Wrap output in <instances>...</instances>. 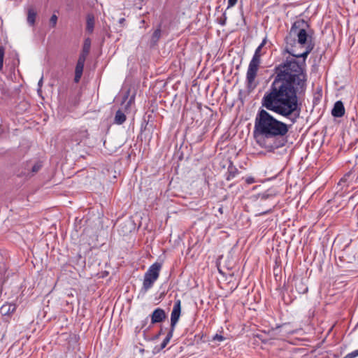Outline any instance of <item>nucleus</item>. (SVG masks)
Returning <instances> with one entry per match:
<instances>
[{
    "label": "nucleus",
    "instance_id": "25",
    "mask_svg": "<svg viewBox=\"0 0 358 358\" xmlns=\"http://www.w3.org/2000/svg\"><path fill=\"white\" fill-rule=\"evenodd\" d=\"M223 16H224V19L221 20L220 22L222 25L225 24V22H226V20H227V17H226L225 14H224Z\"/></svg>",
    "mask_w": 358,
    "mask_h": 358
},
{
    "label": "nucleus",
    "instance_id": "13",
    "mask_svg": "<svg viewBox=\"0 0 358 358\" xmlns=\"http://www.w3.org/2000/svg\"><path fill=\"white\" fill-rule=\"evenodd\" d=\"M126 120V115L124 113L121 111L120 110H118L115 116L114 122L117 124H122L124 123Z\"/></svg>",
    "mask_w": 358,
    "mask_h": 358
},
{
    "label": "nucleus",
    "instance_id": "28",
    "mask_svg": "<svg viewBox=\"0 0 358 358\" xmlns=\"http://www.w3.org/2000/svg\"><path fill=\"white\" fill-rule=\"evenodd\" d=\"M262 199H267V198H268V195H266V194H264L262 195Z\"/></svg>",
    "mask_w": 358,
    "mask_h": 358
},
{
    "label": "nucleus",
    "instance_id": "4",
    "mask_svg": "<svg viewBox=\"0 0 358 358\" xmlns=\"http://www.w3.org/2000/svg\"><path fill=\"white\" fill-rule=\"evenodd\" d=\"M181 313V301L176 299L175 301L173 310L171 315V329H175V327L178 322Z\"/></svg>",
    "mask_w": 358,
    "mask_h": 358
},
{
    "label": "nucleus",
    "instance_id": "9",
    "mask_svg": "<svg viewBox=\"0 0 358 358\" xmlns=\"http://www.w3.org/2000/svg\"><path fill=\"white\" fill-rule=\"evenodd\" d=\"M173 331H174V329H171L168 333V334L166 335V338L164 339V341H162V343H161V345L159 348H157L155 347L154 348V353H157V352H159L161 350L164 349V348H166V346L167 345V344L169 343L171 338H172L173 336Z\"/></svg>",
    "mask_w": 358,
    "mask_h": 358
},
{
    "label": "nucleus",
    "instance_id": "2",
    "mask_svg": "<svg viewBox=\"0 0 358 358\" xmlns=\"http://www.w3.org/2000/svg\"><path fill=\"white\" fill-rule=\"evenodd\" d=\"M267 43V38H264L260 45L256 49L255 54L249 63L246 73V80L248 85H251L257 76V73L261 63V57L265 54L262 48Z\"/></svg>",
    "mask_w": 358,
    "mask_h": 358
},
{
    "label": "nucleus",
    "instance_id": "20",
    "mask_svg": "<svg viewBox=\"0 0 358 358\" xmlns=\"http://www.w3.org/2000/svg\"><path fill=\"white\" fill-rule=\"evenodd\" d=\"M358 356V350H355L350 353H348L345 358H355Z\"/></svg>",
    "mask_w": 358,
    "mask_h": 358
},
{
    "label": "nucleus",
    "instance_id": "29",
    "mask_svg": "<svg viewBox=\"0 0 358 358\" xmlns=\"http://www.w3.org/2000/svg\"><path fill=\"white\" fill-rule=\"evenodd\" d=\"M271 210H268L266 212H264L263 214H266L267 213L270 212Z\"/></svg>",
    "mask_w": 358,
    "mask_h": 358
},
{
    "label": "nucleus",
    "instance_id": "23",
    "mask_svg": "<svg viewBox=\"0 0 358 358\" xmlns=\"http://www.w3.org/2000/svg\"><path fill=\"white\" fill-rule=\"evenodd\" d=\"M81 73H75L74 81L75 83H78L82 77Z\"/></svg>",
    "mask_w": 358,
    "mask_h": 358
},
{
    "label": "nucleus",
    "instance_id": "7",
    "mask_svg": "<svg viewBox=\"0 0 358 358\" xmlns=\"http://www.w3.org/2000/svg\"><path fill=\"white\" fill-rule=\"evenodd\" d=\"M166 317V315L165 311L160 308H157L152 312L151 315V323L155 324L162 322L165 320Z\"/></svg>",
    "mask_w": 358,
    "mask_h": 358
},
{
    "label": "nucleus",
    "instance_id": "30",
    "mask_svg": "<svg viewBox=\"0 0 358 358\" xmlns=\"http://www.w3.org/2000/svg\"><path fill=\"white\" fill-rule=\"evenodd\" d=\"M162 334V330H161V331H159V334L160 335V334Z\"/></svg>",
    "mask_w": 358,
    "mask_h": 358
},
{
    "label": "nucleus",
    "instance_id": "5",
    "mask_svg": "<svg viewBox=\"0 0 358 358\" xmlns=\"http://www.w3.org/2000/svg\"><path fill=\"white\" fill-rule=\"evenodd\" d=\"M89 134L87 129H77L73 131L71 135V141L76 145H80L81 143L88 138Z\"/></svg>",
    "mask_w": 358,
    "mask_h": 358
},
{
    "label": "nucleus",
    "instance_id": "10",
    "mask_svg": "<svg viewBox=\"0 0 358 358\" xmlns=\"http://www.w3.org/2000/svg\"><path fill=\"white\" fill-rule=\"evenodd\" d=\"M91 46V41L90 38H87L85 40L82 52L79 56L80 58H83L86 60V58L90 52Z\"/></svg>",
    "mask_w": 358,
    "mask_h": 358
},
{
    "label": "nucleus",
    "instance_id": "17",
    "mask_svg": "<svg viewBox=\"0 0 358 358\" xmlns=\"http://www.w3.org/2000/svg\"><path fill=\"white\" fill-rule=\"evenodd\" d=\"M57 16L56 15H52L50 19V24L52 27H55L57 24Z\"/></svg>",
    "mask_w": 358,
    "mask_h": 358
},
{
    "label": "nucleus",
    "instance_id": "14",
    "mask_svg": "<svg viewBox=\"0 0 358 358\" xmlns=\"http://www.w3.org/2000/svg\"><path fill=\"white\" fill-rule=\"evenodd\" d=\"M94 17L93 15H87V25H86V29L89 33H92L94 30Z\"/></svg>",
    "mask_w": 358,
    "mask_h": 358
},
{
    "label": "nucleus",
    "instance_id": "16",
    "mask_svg": "<svg viewBox=\"0 0 358 358\" xmlns=\"http://www.w3.org/2000/svg\"><path fill=\"white\" fill-rule=\"evenodd\" d=\"M160 36H161V30H160V29H157L154 31V33H153V34L152 36V39H151L152 40V43L153 44H155L158 41V40L159 39Z\"/></svg>",
    "mask_w": 358,
    "mask_h": 358
},
{
    "label": "nucleus",
    "instance_id": "27",
    "mask_svg": "<svg viewBox=\"0 0 358 358\" xmlns=\"http://www.w3.org/2000/svg\"><path fill=\"white\" fill-rule=\"evenodd\" d=\"M307 292H308V287H306L300 291L301 293H306Z\"/></svg>",
    "mask_w": 358,
    "mask_h": 358
},
{
    "label": "nucleus",
    "instance_id": "3",
    "mask_svg": "<svg viewBox=\"0 0 358 358\" xmlns=\"http://www.w3.org/2000/svg\"><path fill=\"white\" fill-rule=\"evenodd\" d=\"M162 264L155 262L152 264L144 275L142 289L145 292L150 289L159 276Z\"/></svg>",
    "mask_w": 358,
    "mask_h": 358
},
{
    "label": "nucleus",
    "instance_id": "6",
    "mask_svg": "<svg viewBox=\"0 0 358 358\" xmlns=\"http://www.w3.org/2000/svg\"><path fill=\"white\" fill-rule=\"evenodd\" d=\"M41 167L42 164L39 162H37L34 164L31 162H28L26 164L25 169L22 172V173L27 176H32L34 174L36 173Z\"/></svg>",
    "mask_w": 358,
    "mask_h": 358
},
{
    "label": "nucleus",
    "instance_id": "24",
    "mask_svg": "<svg viewBox=\"0 0 358 358\" xmlns=\"http://www.w3.org/2000/svg\"><path fill=\"white\" fill-rule=\"evenodd\" d=\"M245 181L248 184H252L255 182V179L252 177H249L246 178Z\"/></svg>",
    "mask_w": 358,
    "mask_h": 358
},
{
    "label": "nucleus",
    "instance_id": "26",
    "mask_svg": "<svg viewBox=\"0 0 358 358\" xmlns=\"http://www.w3.org/2000/svg\"><path fill=\"white\" fill-rule=\"evenodd\" d=\"M42 84H43V78H41L40 79V80L38 81V85L39 87H41Z\"/></svg>",
    "mask_w": 358,
    "mask_h": 358
},
{
    "label": "nucleus",
    "instance_id": "15",
    "mask_svg": "<svg viewBox=\"0 0 358 358\" xmlns=\"http://www.w3.org/2000/svg\"><path fill=\"white\" fill-rule=\"evenodd\" d=\"M85 62V59L78 57V62H77V64L76 66L75 73L83 74Z\"/></svg>",
    "mask_w": 358,
    "mask_h": 358
},
{
    "label": "nucleus",
    "instance_id": "8",
    "mask_svg": "<svg viewBox=\"0 0 358 358\" xmlns=\"http://www.w3.org/2000/svg\"><path fill=\"white\" fill-rule=\"evenodd\" d=\"M345 114V108L341 101H338L334 103L331 110V115L335 117H341Z\"/></svg>",
    "mask_w": 358,
    "mask_h": 358
},
{
    "label": "nucleus",
    "instance_id": "11",
    "mask_svg": "<svg viewBox=\"0 0 358 358\" xmlns=\"http://www.w3.org/2000/svg\"><path fill=\"white\" fill-rule=\"evenodd\" d=\"M36 11L34 8H29L27 11V22L29 25L33 26L35 23L36 17Z\"/></svg>",
    "mask_w": 358,
    "mask_h": 358
},
{
    "label": "nucleus",
    "instance_id": "22",
    "mask_svg": "<svg viewBox=\"0 0 358 358\" xmlns=\"http://www.w3.org/2000/svg\"><path fill=\"white\" fill-rule=\"evenodd\" d=\"M213 341H223L224 338L222 335L215 334L213 338Z\"/></svg>",
    "mask_w": 358,
    "mask_h": 358
},
{
    "label": "nucleus",
    "instance_id": "21",
    "mask_svg": "<svg viewBox=\"0 0 358 358\" xmlns=\"http://www.w3.org/2000/svg\"><path fill=\"white\" fill-rule=\"evenodd\" d=\"M237 1L238 0H228L227 8L234 7L236 4Z\"/></svg>",
    "mask_w": 358,
    "mask_h": 358
},
{
    "label": "nucleus",
    "instance_id": "18",
    "mask_svg": "<svg viewBox=\"0 0 358 358\" xmlns=\"http://www.w3.org/2000/svg\"><path fill=\"white\" fill-rule=\"evenodd\" d=\"M3 56H4V50L2 47H0V71L3 68Z\"/></svg>",
    "mask_w": 358,
    "mask_h": 358
},
{
    "label": "nucleus",
    "instance_id": "19",
    "mask_svg": "<svg viewBox=\"0 0 358 358\" xmlns=\"http://www.w3.org/2000/svg\"><path fill=\"white\" fill-rule=\"evenodd\" d=\"M6 307H7V306H3L1 307V310L4 311L5 314L8 313L9 312H13L15 310V307L14 306L12 307V306H9L8 309L7 310H6Z\"/></svg>",
    "mask_w": 358,
    "mask_h": 358
},
{
    "label": "nucleus",
    "instance_id": "1",
    "mask_svg": "<svg viewBox=\"0 0 358 358\" xmlns=\"http://www.w3.org/2000/svg\"><path fill=\"white\" fill-rule=\"evenodd\" d=\"M306 27L303 20L293 24L285 38L284 52L290 55L275 68L274 80L262 99V106L288 118L292 124L278 120L264 109H260L255 117V137L257 143L268 151L285 145L289 130L300 115L301 108L294 84L304 85L306 59L314 48L311 36L305 29Z\"/></svg>",
    "mask_w": 358,
    "mask_h": 358
},
{
    "label": "nucleus",
    "instance_id": "12",
    "mask_svg": "<svg viewBox=\"0 0 358 358\" xmlns=\"http://www.w3.org/2000/svg\"><path fill=\"white\" fill-rule=\"evenodd\" d=\"M238 170L237 169V168H236L234 166L231 164L228 167L226 179L227 180H231L233 178H234L238 175Z\"/></svg>",
    "mask_w": 358,
    "mask_h": 358
}]
</instances>
